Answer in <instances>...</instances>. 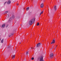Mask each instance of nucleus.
Returning a JSON list of instances; mask_svg holds the SVG:
<instances>
[{"mask_svg": "<svg viewBox=\"0 0 61 61\" xmlns=\"http://www.w3.org/2000/svg\"><path fill=\"white\" fill-rule=\"evenodd\" d=\"M29 7H28L26 9V10H29Z\"/></svg>", "mask_w": 61, "mask_h": 61, "instance_id": "14", "label": "nucleus"}, {"mask_svg": "<svg viewBox=\"0 0 61 61\" xmlns=\"http://www.w3.org/2000/svg\"><path fill=\"white\" fill-rule=\"evenodd\" d=\"M31 59L32 60H34V58L32 57L31 58Z\"/></svg>", "mask_w": 61, "mask_h": 61, "instance_id": "16", "label": "nucleus"}, {"mask_svg": "<svg viewBox=\"0 0 61 61\" xmlns=\"http://www.w3.org/2000/svg\"><path fill=\"white\" fill-rule=\"evenodd\" d=\"M15 55H14L13 56H12V58H13V59H14V58L15 57Z\"/></svg>", "mask_w": 61, "mask_h": 61, "instance_id": "11", "label": "nucleus"}, {"mask_svg": "<svg viewBox=\"0 0 61 61\" xmlns=\"http://www.w3.org/2000/svg\"><path fill=\"white\" fill-rule=\"evenodd\" d=\"M44 7V4L43 3H42L41 5V8H43Z\"/></svg>", "mask_w": 61, "mask_h": 61, "instance_id": "6", "label": "nucleus"}, {"mask_svg": "<svg viewBox=\"0 0 61 61\" xmlns=\"http://www.w3.org/2000/svg\"><path fill=\"white\" fill-rule=\"evenodd\" d=\"M17 5H18V4H17Z\"/></svg>", "mask_w": 61, "mask_h": 61, "instance_id": "22", "label": "nucleus"}, {"mask_svg": "<svg viewBox=\"0 0 61 61\" xmlns=\"http://www.w3.org/2000/svg\"><path fill=\"white\" fill-rule=\"evenodd\" d=\"M11 3V1L10 0H9L8 1L7 4H10Z\"/></svg>", "mask_w": 61, "mask_h": 61, "instance_id": "7", "label": "nucleus"}, {"mask_svg": "<svg viewBox=\"0 0 61 61\" xmlns=\"http://www.w3.org/2000/svg\"><path fill=\"white\" fill-rule=\"evenodd\" d=\"M21 42H20V44H21Z\"/></svg>", "mask_w": 61, "mask_h": 61, "instance_id": "21", "label": "nucleus"}, {"mask_svg": "<svg viewBox=\"0 0 61 61\" xmlns=\"http://www.w3.org/2000/svg\"><path fill=\"white\" fill-rule=\"evenodd\" d=\"M6 3V2H5V3H4V4H5V3Z\"/></svg>", "mask_w": 61, "mask_h": 61, "instance_id": "20", "label": "nucleus"}, {"mask_svg": "<svg viewBox=\"0 0 61 61\" xmlns=\"http://www.w3.org/2000/svg\"><path fill=\"white\" fill-rule=\"evenodd\" d=\"M13 19H14L15 18V16H13Z\"/></svg>", "mask_w": 61, "mask_h": 61, "instance_id": "17", "label": "nucleus"}, {"mask_svg": "<svg viewBox=\"0 0 61 61\" xmlns=\"http://www.w3.org/2000/svg\"><path fill=\"white\" fill-rule=\"evenodd\" d=\"M37 25H39V23H38L37 24Z\"/></svg>", "mask_w": 61, "mask_h": 61, "instance_id": "13", "label": "nucleus"}, {"mask_svg": "<svg viewBox=\"0 0 61 61\" xmlns=\"http://www.w3.org/2000/svg\"><path fill=\"white\" fill-rule=\"evenodd\" d=\"M41 44L40 43H38L37 45V47H39L40 46Z\"/></svg>", "mask_w": 61, "mask_h": 61, "instance_id": "3", "label": "nucleus"}, {"mask_svg": "<svg viewBox=\"0 0 61 61\" xmlns=\"http://www.w3.org/2000/svg\"><path fill=\"white\" fill-rule=\"evenodd\" d=\"M31 48V49L33 48V47H32Z\"/></svg>", "mask_w": 61, "mask_h": 61, "instance_id": "23", "label": "nucleus"}, {"mask_svg": "<svg viewBox=\"0 0 61 61\" xmlns=\"http://www.w3.org/2000/svg\"><path fill=\"white\" fill-rule=\"evenodd\" d=\"M54 8L55 10H56V6H54Z\"/></svg>", "mask_w": 61, "mask_h": 61, "instance_id": "9", "label": "nucleus"}, {"mask_svg": "<svg viewBox=\"0 0 61 61\" xmlns=\"http://www.w3.org/2000/svg\"><path fill=\"white\" fill-rule=\"evenodd\" d=\"M5 26V24H4L2 25V28H4Z\"/></svg>", "mask_w": 61, "mask_h": 61, "instance_id": "8", "label": "nucleus"}, {"mask_svg": "<svg viewBox=\"0 0 61 61\" xmlns=\"http://www.w3.org/2000/svg\"><path fill=\"white\" fill-rule=\"evenodd\" d=\"M33 21V20H31L29 21V23L30 25H32V24H33V23H32Z\"/></svg>", "mask_w": 61, "mask_h": 61, "instance_id": "1", "label": "nucleus"}, {"mask_svg": "<svg viewBox=\"0 0 61 61\" xmlns=\"http://www.w3.org/2000/svg\"><path fill=\"white\" fill-rule=\"evenodd\" d=\"M28 54V52H26V54L27 55V54Z\"/></svg>", "mask_w": 61, "mask_h": 61, "instance_id": "18", "label": "nucleus"}, {"mask_svg": "<svg viewBox=\"0 0 61 61\" xmlns=\"http://www.w3.org/2000/svg\"><path fill=\"white\" fill-rule=\"evenodd\" d=\"M9 15H6V17H9Z\"/></svg>", "mask_w": 61, "mask_h": 61, "instance_id": "15", "label": "nucleus"}, {"mask_svg": "<svg viewBox=\"0 0 61 61\" xmlns=\"http://www.w3.org/2000/svg\"><path fill=\"white\" fill-rule=\"evenodd\" d=\"M40 61H44L43 60V57H41V58Z\"/></svg>", "mask_w": 61, "mask_h": 61, "instance_id": "4", "label": "nucleus"}, {"mask_svg": "<svg viewBox=\"0 0 61 61\" xmlns=\"http://www.w3.org/2000/svg\"><path fill=\"white\" fill-rule=\"evenodd\" d=\"M8 13V11H7L5 12V13H6V14L7 13Z\"/></svg>", "mask_w": 61, "mask_h": 61, "instance_id": "19", "label": "nucleus"}, {"mask_svg": "<svg viewBox=\"0 0 61 61\" xmlns=\"http://www.w3.org/2000/svg\"><path fill=\"white\" fill-rule=\"evenodd\" d=\"M57 46H56V47Z\"/></svg>", "mask_w": 61, "mask_h": 61, "instance_id": "24", "label": "nucleus"}, {"mask_svg": "<svg viewBox=\"0 0 61 61\" xmlns=\"http://www.w3.org/2000/svg\"><path fill=\"white\" fill-rule=\"evenodd\" d=\"M55 43V40H53L51 42V44H54Z\"/></svg>", "mask_w": 61, "mask_h": 61, "instance_id": "5", "label": "nucleus"}, {"mask_svg": "<svg viewBox=\"0 0 61 61\" xmlns=\"http://www.w3.org/2000/svg\"><path fill=\"white\" fill-rule=\"evenodd\" d=\"M50 57L51 58H52V57H53L54 56V54L53 53H52L50 55Z\"/></svg>", "mask_w": 61, "mask_h": 61, "instance_id": "2", "label": "nucleus"}, {"mask_svg": "<svg viewBox=\"0 0 61 61\" xmlns=\"http://www.w3.org/2000/svg\"><path fill=\"white\" fill-rule=\"evenodd\" d=\"M43 13V11H42V12H41L40 13V15H41V14H42Z\"/></svg>", "mask_w": 61, "mask_h": 61, "instance_id": "12", "label": "nucleus"}, {"mask_svg": "<svg viewBox=\"0 0 61 61\" xmlns=\"http://www.w3.org/2000/svg\"><path fill=\"white\" fill-rule=\"evenodd\" d=\"M3 42H4V39H3L1 40V43H3Z\"/></svg>", "mask_w": 61, "mask_h": 61, "instance_id": "10", "label": "nucleus"}]
</instances>
